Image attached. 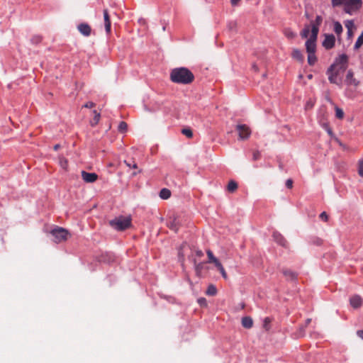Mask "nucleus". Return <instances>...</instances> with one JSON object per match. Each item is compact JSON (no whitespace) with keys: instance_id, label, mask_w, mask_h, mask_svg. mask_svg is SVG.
<instances>
[{"instance_id":"1","label":"nucleus","mask_w":363,"mask_h":363,"mask_svg":"<svg viewBox=\"0 0 363 363\" xmlns=\"http://www.w3.org/2000/svg\"><path fill=\"white\" fill-rule=\"evenodd\" d=\"M347 55L346 54L339 55L327 70L329 82L341 87L342 84L341 76L347 69Z\"/></svg>"},{"instance_id":"2","label":"nucleus","mask_w":363,"mask_h":363,"mask_svg":"<svg viewBox=\"0 0 363 363\" xmlns=\"http://www.w3.org/2000/svg\"><path fill=\"white\" fill-rule=\"evenodd\" d=\"M170 80L176 84H189L194 80V75L186 67H177L170 72Z\"/></svg>"},{"instance_id":"3","label":"nucleus","mask_w":363,"mask_h":363,"mask_svg":"<svg viewBox=\"0 0 363 363\" xmlns=\"http://www.w3.org/2000/svg\"><path fill=\"white\" fill-rule=\"evenodd\" d=\"M333 7L342 6L344 11L352 14L358 11L362 6V0H331Z\"/></svg>"},{"instance_id":"4","label":"nucleus","mask_w":363,"mask_h":363,"mask_svg":"<svg viewBox=\"0 0 363 363\" xmlns=\"http://www.w3.org/2000/svg\"><path fill=\"white\" fill-rule=\"evenodd\" d=\"M109 225L117 230H124L131 225V219L128 217L120 216L109 221Z\"/></svg>"},{"instance_id":"5","label":"nucleus","mask_w":363,"mask_h":363,"mask_svg":"<svg viewBox=\"0 0 363 363\" xmlns=\"http://www.w3.org/2000/svg\"><path fill=\"white\" fill-rule=\"evenodd\" d=\"M318 35V29L314 27L311 29V34L305 43L307 53L315 52Z\"/></svg>"},{"instance_id":"6","label":"nucleus","mask_w":363,"mask_h":363,"mask_svg":"<svg viewBox=\"0 0 363 363\" xmlns=\"http://www.w3.org/2000/svg\"><path fill=\"white\" fill-rule=\"evenodd\" d=\"M50 233L54 238V242L56 243L66 241L69 236L68 230L61 227L54 228Z\"/></svg>"},{"instance_id":"7","label":"nucleus","mask_w":363,"mask_h":363,"mask_svg":"<svg viewBox=\"0 0 363 363\" xmlns=\"http://www.w3.org/2000/svg\"><path fill=\"white\" fill-rule=\"evenodd\" d=\"M236 130L238 132L240 140H247L251 135L250 128L245 124L238 125Z\"/></svg>"},{"instance_id":"8","label":"nucleus","mask_w":363,"mask_h":363,"mask_svg":"<svg viewBox=\"0 0 363 363\" xmlns=\"http://www.w3.org/2000/svg\"><path fill=\"white\" fill-rule=\"evenodd\" d=\"M335 38L333 34L325 35V39L323 41V46L326 50H330L335 46Z\"/></svg>"},{"instance_id":"9","label":"nucleus","mask_w":363,"mask_h":363,"mask_svg":"<svg viewBox=\"0 0 363 363\" xmlns=\"http://www.w3.org/2000/svg\"><path fill=\"white\" fill-rule=\"evenodd\" d=\"M82 179L86 183H93L98 179V175L94 172H82Z\"/></svg>"},{"instance_id":"10","label":"nucleus","mask_w":363,"mask_h":363,"mask_svg":"<svg viewBox=\"0 0 363 363\" xmlns=\"http://www.w3.org/2000/svg\"><path fill=\"white\" fill-rule=\"evenodd\" d=\"M77 29L84 36H89L91 33V26L86 23H82L77 26Z\"/></svg>"},{"instance_id":"11","label":"nucleus","mask_w":363,"mask_h":363,"mask_svg":"<svg viewBox=\"0 0 363 363\" xmlns=\"http://www.w3.org/2000/svg\"><path fill=\"white\" fill-rule=\"evenodd\" d=\"M345 82L347 85L357 86L359 84V82L354 77V72L351 69L348 70Z\"/></svg>"},{"instance_id":"12","label":"nucleus","mask_w":363,"mask_h":363,"mask_svg":"<svg viewBox=\"0 0 363 363\" xmlns=\"http://www.w3.org/2000/svg\"><path fill=\"white\" fill-rule=\"evenodd\" d=\"M272 236L275 242H277L279 245L284 247H287V241L281 234H280L278 232H274Z\"/></svg>"},{"instance_id":"13","label":"nucleus","mask_w":363,"mask_h":363,"mask_svg":"<svg viewBox=\"0 0 363 363\" xmlns=\"http://www.w3.org/2000/svg\"><path fill=\"white\" fill-rule=\"evenodd\" d=\"M350 303L354 308H358L362 305V298L359 295H354L350 298Z\"/></svg>"},{"instance_id":"14","label":"nucleus","mask_w":363,"mask_h":363,"mask_svg":"<svg viewBox=\"0 0 363 363\" xmlns=\"http://www.w3.org/2000/svg\"><path fill=\"white\" fill-rule=\"evenodd\" d=\"M104 24H105V29L107 33H109L111 32V20L108 14V11L107 9L104 10Z\"/></svg>"},{"instance_id":"15","label":"nucleus","mask_w":363,"mask_h":363,"mask_svg":"<svg viewBox=\"0 0 363 363\" xmlns=\"http://www.w3.org/2000/svg\"><path fill=\"white\" fill-rule=\"evenodd\" d=\"M282 273L287 280L294 281L297 279V274L290 269H284Z\"/></svg>"},{"instance_id":"16","label":"nucleus","mask_w":363,"mask_h":363,"mask_svg":"<svg viewBox=\"0 0 363 363\" xmlns=\"http://www.w3.org/2000/svg\"><path fill=\"white\" fill-rule=\"evenodd\" d=\"M167 227L174 230V232H177L179 230V223L175 217L171 218L170 220L167 222Z\"/></svg>"},{"instance_id":"17","label":"nucleus","mask_w":363,"mask_h":363,"mask_svg":"<svg viewBox=\"0 0 363 363\" xmlns=\"http://www.w3.org/2000/svg\"><path fill=\"white\" fill-rule=\"evenodd\" d=\"M291 57L296 60L298 62H303L304 60V57H303V54L301 53V50H299L298 49H294L292 52H291Z\"/></svg>"},{"instance_id":"18","label":"nucleus","mask_w":363,"mask_h":363,"mask_svg":"<svg viewBox=\"0 0 363 363\" xmlns=\"http://www.w3.org/2000/svg\"><path fill=\"white\" fill-rule=\"evenodd\" d=\"M242 325L245 328H251L253 325V320L249 316H245L242 318Z\"/></svg>"},{"instance_id":"19","label":"nucleus","mask_w":363,"mask_h":363,"mask_svg":"<svg viewBox=\"0 0 363 363\" xmlns=\"http://www.w3.org/2000/svg\"><path fill=\"white\" fill-rule=\"evenodd\" d=\"M206 254L208 258V262L209 263H213L215 266H217L218 264H220V261L213 255L211 250H208L206 251Z\"/></svg>"},{"instance_id":"20","label":"nucleus","mask_w":363,"mask_h":363,"mask_svg":"<svg viewBox=\"0 0 363 363\" xmlns=\"http://www.w3.org/2000/svg\"><path fill=\"white\" fill-rule=\"evenodd\" d=\"M311 26L310 25H306L304 26V28L301 30L300 35L301 36L302 38H308L309 36V35H311Z\"/></svg>"},{"instance_id":"21","label":"nucleus","mask_w":363,"mask_h":363,"mask_svg":"<svg viewBox=\"0 0 363 363\" xmlns=\"http://www.w3.org/2000/svg\"><path fill=\"white\" fill-rule=\"evenodd\" d=\"M93 113L94 114V116L93 119L90 121V125L92 127L96 125L99 123L101 118L100 113H98L96 110L93 111Z\"/></svg>"},{"instance_id":"22","label":"nucleus","mask_w":363,"mask_h":363,"mask_svg":"<svg viewBox=\"0 0 363 363\" xmlns=\"http://www.w3.org/2000/svg\"><path fill=\"white\" fill-rule=\"evenodd\" d=\"M363 45V32L360 34V35L357 38V41L354 45V50L357 51L359 50V48Z\"/></svg>"},{"instance_id":"23","label":"nucleus","mask_w":363,"mask_h":363,"mask_svg":"<svg viewBox=\"0 0 363 363\" xmlns=\"http://www.w3.org/2000/svg\"><path fill=\"white\" fill-rule=\"evenodd\" d=\"M238 189V184L236 182H235L234 180H230L228 184V186H227V190L230 192V193H233L235 192Z\"/></svg>"},{"instance_id":"24","label":"nucleus","mask_w":363,"mask_h":363,"mask_svg":"<svg viewBox=\"0 0 363 363\" xmlns=\"http://www.w3.org/2000/svg\"><path fill=\"white\" fill-rule=\"evenodd\" d=\"M171 196V191L169 189L164 188L160 192V197L162 199H168Z\"/></svg>"},{"instance_id":"25","label":"nucleus","mask_w":363,"mask_h":363,"mask_svg":"<svg viewBox=\"0 0 363 363\" xmlns=\"http://www.w3.org/2000/svg\"><path fill=\"white\" fill-rule=\"evenodd\" d=\"M317 62L315 52L308 53V63L309 65H314Z\"/></svg>"},{"instance_id":"26","label":"nucleus","mask_w":363,"mask_h":363,"mask_svg":"<svg viewBox=\"0 0 363 363\" xmlns=\"http://www.w3.org/2000/svg\"><path fill=\"white\" fill-rule=\"evenodd\" d=\"M333 30L337 35H340L342 33L343 29H342V26L340 22L335 21L334 23Z\"/></svg>"},{"instance_id":"27","label":"nucleus","mask_w":363,"mask_h":363,"mask_svg":"<svg viewBox=\"0 0 363 363\" xmlns=\"http://www.w3.org/2000/svg\"><path fill=\"white\" fill-rule=\"evenodd\" d=\"M284 33L285 36L289 39H293L296 35V34L291 28H285Z\"/></svg>"},{"instance_id":"28","label":"nucleus","mask_w":363,"mask_h":363,"mask_svg":"<svg viewBox=\"0 0 363 363\" xmlns=\"http://www.w3.org/2000/svg\"><path fill=\"white\" fill-rule=\"evenodd\" d=\"M272 318L269 317L264 318L263 320V328L265 330L268 331L271 328Z\"/></svg>"},{"instance_id":"29","label":"nucleus","mask_w":363,"mask_h":363,"mask_svg":"<svg viewBox=\"0 0 363 363\" xmlns=\"http://www.w3.org/2000/svg\"><path fill=\"white\" fill-rule=\"evenodd\" d=\"M194 264H195V271H196V275L198 277H200L201 271H202V269L203 268L204 263L203 262H200V263L197 264L196 260H194Z\"/></svg>"},{"instance_id":"30","label":"nucleus","mask_w":363,"mask_h":363,"mask_svg":"<svg viewBox=\"0 0 363 363\" xmlns=\"http://www.w3.org/2000/svg\"><path fill=\"white\" fill-rule=\"evenodd\" d=\"M206 293L208 296H215L217 294V289L214 285L211 284L208 286Z\"/></svg>"},{"instance_id":"31","label":"nucleus","mask_w":363,"mask_h":363,"mask_svg":"<svg viewBox=\"0 0 363 363\" xmlns=\"http://www.w3.org/2000/svg\"><path fill=\"white\" fill-rule=\"evenodd\" d=\"M323 18L320 16H317L314 22L311 23V29L316 27L319 30V26L321 24Z\"/></svg>"},{"instance_id":"32","label":"nucleus","mask_w":363,"mask_h":363,"mask_svg":"<svg viewBox=\"0 0 363 363\" xmlns=\"http://www.w3.org/2000/svg\"><path fill=\"white\" fill-rule=\"evenodd\" d=\"M217 267V269H218V271L220 272L222 277L223 279H225V280L228 279V275H227V273L224 269V267H223L222 264L220 263L218 264L217 266H216Z\"/></svg>"},{"instance_id":"33","label":"nucleus","mask_w":363,"mask_h":363,"mask_svg":"<svg viewBox=\"0 0 363 363\" xmlns=\"http://www.w3.org/2000/svg\"><path fill=\"white\" fill-rule=\"evenodd\" d=\"M335 116L339 119H342L344 117V112H343L342 109L337 106H335Z\"/></svg>"},{"instance_id":"34","label":"nucleus","mask_w":363,"mask_h":363,"mask_svg":"<svg viewBox=\"0 0 363 363\" xmlns=\"http://www.w3.org/2000/svg\"><path fill=\"white\" fill-rule=\"evenodd\" d=\"M128 129V125L125 121H121L118 125V130L121 133H125Z\"/></svg>"},{"instance_id":"35","label":"nucleus","mask_w":363,"mask_h":363,"mask_svg":"<svg viewBox=\"0 0 363 363\" xmlns=\"http://www.w3.org/2000/svg\"><path fill=\"white\" fill-rule=\"evenodd\" d=\"M124 163L129 168H133V169H138V165H137L136 162L134 160H132L131 162L125 160Z\"/></svg>"},{"instance_id":"36","label":"nucleus","mask_w":363,"mask_h":363,"mask_svg":"<svg viewBox=\"0 0 363 363\" xmlns=\"http://www.w3.org/2000/svg\"><path fill=\"white\" fill-rule=\"evenodd\" d=\"M345 26L347 30H353L354 28V24L353 21L348 20L345 22Z\"/></svg>"},{"instance_id":"37","label":"nucleus","mask_w":363,"mask_h":363,"mask_svg":"<svg viewBox=\"0 0 363 363\" xmlns=\"http://www.w3.org/2000/svg\"><path fill=\"white\" fill-rule=\"evenodd\" d=\"M31 43L33 44H39L42 40V37L40 35H36L32 37Z\"/></svg>"},{"instance_id":"38","label":"nucleus","mask_w":363,"mask_h":363,"mask_svg":"<svg viewBox=\"0 0 363 363\" xmlns=\"http://www.w3.org/2000/svg\"><path fill=\"white\" fill-rule=\"evenodd\" d=\"M182 133L189 138H191L193 136V133L189 128L182 129Z\"/></svg>"},{"instance_id":"39","label":"nucleus","mask_w":363,"mask_h":363,"mask_svg":"<svg viewBox=\"0 0 363 363\" xmlns=\"http://www.w3.org/2000/svg\"><path fill=\"white\" fill-rule=\"evenodd\" d=\"M60 164L63 169H66L67 167V160L64 157L61 156L59 157Z\"/></svg>"},{"instance_id":"40","label":"nucleus","mask_w":363,"mask_h":363,"mask_svg":"<svg viewBox=\"0 0 363 363\" xmlns=\"http://www.w3.org/2000/svg\"><path fill=\"white\" fill-rule=\"evenodd\" d=\"M320 218L324 220L325 222H327L328 220V216L326 213V212L323 211L320 214Z\"/></svg>"},{"instance_id":"41","label":"nucleus","mask_w":363,"mask_h":363,"mask_svg":"<svg viewBox=\"0 0 363 363\" xmlns=\"http://www.w3.org/2000/svg\"><path fill=\"white\" fill-rule=\"evenodd\" d=\"M260 152L258 151V150H255L253 152V155H252V158L254 160H257L260 158Z\"/></svg>"},{"instance_id":"42","label":"nucleus","mask_w":363,"mask_h":363,"mask_svg":"<svg viewBox=\"0 0 363 363\" xmlns=\"http://www.w3.org/2000/svg\"><path fill=\"white\" fill-rule=\"evenodd\" d=\"M359 174L361 177H363V160L360 161L359 163V169H358Z\"/></svg>"},{"instance_id":"43","label":"nucleus","mask_w":363,"mask_h":363,"mask_svg":"<svg viewBox=\"0 0 363 363\" xmlns=\"http://www.w3.org/2000/svg\"><path fill=\"white\" fill-rule=\"evenodd\" d=\"M96 106L95 103L92 102V101H88L86 102L84 106L83 107L84 108H93Z\"/></svg>"},{"instance_id":"44","label":"nucleus","mask_w":363,"mask_h":363,"mask_svg":"<svg viewBox=\"0 0 363 363\" xmlns=\"http://www.w3.org/2000/svg\"><path fill=\"white\" fill-rule=\"evenodd\" d=\"M286 186L288 189H291L293 187V180L291 179H288L286 182Z\"/></svg>"},{"instance_id":"45","label":"nucleus","mask_w":363,"mask_h":363,"mask_svg":"<svg viewBox=\"0 0 363 363\" xmlns=\"http://www.w3.org/2000/svg\"><path fill=\"white\" fill-rule=\"evenodd\" d=\"M313 242L317 245H320L323 244V240L320 238H315L313 240Z\"/></svg>"},{"instance_id":"46","label":"nucleus","mask_w":363,"mask_h":363,"mask_svg":"<svg viewBox=\"0 0 363 363\" xmlns=\"http://www.w3.org/2000/svg\"><path fill=\"white\" fill-rule=\"evenodd\" d=\"M198 302H199V303L201 306H203V305L206 306V298H199V299L198 300Z\"/></svg>"},{"instance_id":"47","label":"nucleus","mask_w":363,"mask_h":363,"mask_svg":"<svg viewBox=\"0 0 363 363\" xmlns=\"http://www.w3.org/2000/svg\"><path fill=\"white\" fill-rule=\"evenodd\" d=\"M357 335L363 340V330H357Z\"/></svg>"},{"instance_id":"48","label":"nucleus","mask_w":363,"mask_h":363,"mask_svg":"<svg viewBox=\"0 0 363 363\" xmlns=\"http://www.w3.org/2000/svg\"><path fill=\"white\" fill-rule=\"evenodd\" d=\"M196 256L201 257H202L203 255V252L201 250H196Z\"/></svg>"},{"instance_id":"49","label":"nucleus","mask_w":363,"mask_h":363,"mask_svg":"<svg viewBox=\"0 0 363 363\" xmlns=\"http://www.w3.org/2000/svg\"><path fill=\"white\" fill-rule=\"evenodd\" d=\"M353 35L352 30H347V37L350 38Z\"/></svg>"},{"instance_id":"50","label":"nucleus","mask_w":363,"mask_h":363,"mask_svg":"<svg viewBox=\"0 0 363 363\" xmlns=\"http://www.w3.org/2000/svg\"><path fill=\"white\" fill-rule=\"evenodd\" d=\"M240 0H230L231 4L235 6L236 5Z\"/></svg>"},{"instance_id":"51","label":"nucleus","mask_w":363,"mask_h":363,"mask_svg":"<svg viewBox=\"0 0 363 363\" xmlns=\"http://www.w3.org/2000/svg\"><path fill=\"white\" fill-rule=\"evenodd\" d=\"M311 322V318L306 319L304 328H306L308 325H309Z\"/></svg>"},{"instance_id":"52","label":"nucleus","mask_w":363,"mask_h":363,"mask_svg":"<svg viewBox=\"0 0 363 363\" xmlns=\"http://www.w3.org/2000/svg\"><path fill=\"white\" fill-rule=\"evenodd\" d=\"M252 69L255 71V72H258L259 71V68L257 67V65L254 64L252 65Z\"/></svg>"},{"instance_id":"53","label":"nucleus","mask_w":363,"mask_h":363,"mask_svg":"<svg viewBox=\"0 0 363 363\" xmlns=\"http://www.w3.org/2000/svg\"><path fill=\"white\" fill-rule=\"evenodd\" d=\"M60 147V145L59 144H56L55 146H54V150H59V148Z\"/></svg>"},{"instance_id":"54","label":"nucleus","mask_w":363,"mask_h":363,"mask_svg":"<svg viewBox=\"0 0 363 363\" xmlns=\"http://www.w3.org/2000/svg\"><path fill=\"white\" fill-rule=\"evenodd\" d=\"M308 79H311V78H312V74H309V75L308 76Z\"/></svg>"},{"instance_id":"55","label":"nucleus","mask_w":363,"mask_h":363,"mask_svg":"<svg viewBox=\"0 0 363 363\" xmlns=\"http://www.w3.org/2000/svg\"><path fill=\"white\" fill-rule=\"evenodd\" d=\"M309 106H312V105H311V104L308 103L306 105V107H308Z\"/></svg>"},{"instance_id":"56","label":"nucleus","mask_w":363,"mask_h":363,"mask_svg":"<svg viewBox=\"0 0 363 363\" xmlns=\"http://www.w3.org/2000/svg\"><path fill=\"white\" fill-rule=\"evenodd\" d=\"M136 174H137V173H136V172H133V175H136Z\"/></svg>"}]
</instances>
